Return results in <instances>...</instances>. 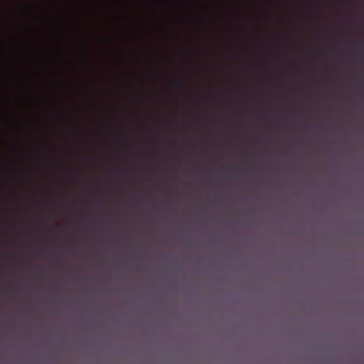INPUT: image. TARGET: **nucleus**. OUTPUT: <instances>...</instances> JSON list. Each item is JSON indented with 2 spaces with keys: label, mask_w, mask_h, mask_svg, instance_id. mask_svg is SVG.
Masks as SVG:
<instances>
[{
  "label": "nucleus",
  "mask_w": 364,
  "mask_h": 364,
  "mask_svg": "<svg viewBox=\"0 0 364 364\" xmlns=\"http://www.w3.org/2000/svg\"><path fill=\"white\" fill-rule=\"evenodd\" d=\"M174 85L178 88H182L183 87V83L181 82H176Z\"/></svg>",
  "instance_id": "nucleus-1"
}]
</instances>
